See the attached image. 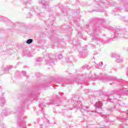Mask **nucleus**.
Instances as JSON below:
<instances>
[{
	"label": "nucleus",
	"mask_w": 128,
	"mask_h": 128,
	"mask_svg": "<svg viewBox=\"0 0 128 128\" xmlns=\"http://www.w3.org/2000/svg\"><path fill=\"white\" fill-rule=\"evenodd\" d=\"M22 128H26V126L23 125V126H22Z\"/></svg>",
	"instance_id": "18"
},
{
	"label": "nucleus",
	"mask_w": 128,
	"mask_h": 128,
	"mask_svg": "<svg viewBox=\"0 0 128 128\" xmlns=\"http://www.w3.org/2000/svg\"><path fill=\"white\" fill-rule=\"evenodd\" d=\"M112 58H114V56H116V54H112Z\"/></svg>",
	"instance_id": "17"
},
{
	"label": "nucleus",
	"mask_w": 128,
	"mask_h": 128,
	"mask_svg": "<svg viewBox=\"0 0 128 128\" xmlns=\"http://www.w3.org/2000/svg\"><path fill=\"white\" fill-rule=\"evenodd\" d=\"M0 102L2 104H6V100L4 99V98H1Z\"/></svg>",
	"instance_id": "9"
},
{
	"label": "nucleus",
	"mask_w": 128,
	"mask_h": 128,
	"mask_svg": "<svg viewBox=\"0 0 128 128\" xmlns=\"http://www.w3.org/2000/svg\"><path fill=\"white\" fill-rule=\"evenodd\" d=\"M116 62H122V59L120 56H116Z\"/></svg>",
	"instance_id": "4"
},
{
	"label": "nucleus",
	"mask_w": 128,
	"mask_h": 128,
	"mask_svg": "<svg viewBox=\"0 0 128 128\" xmlns=\"http://www.w3.org/2000/svg\"><path fill=\"white\" fill-rule=\"evenodd\" d=\"M27 18H30V16H28Z\"/></svg>",
	"instance_id": "20"
},
{
	"label": "nucleus",
	"mask_w": 128,
	"mask_h": 128,
	"mask_svg": "<svg viewBox=\"0 0 128 128\" xmlns=\"http://www.w3.org/2000/svg\"><path fill=\"white\" fill-rule=\"evenodd\" d=\"M39 106L40 108H44V105L42 104H40Z\"/></svg>",
	"instance_id": "14"
},
{
	"label": "nucleus",
	"mask_w": 128,
	"mask_h": 128,
	"mask_svg": "<svg viewBox=\"0 0 128 128\" xmlns=\"http://www.w3.org/2000/svg\"><path fill=\"white\" fill-rule=\"evenodd\" d=\"M42 60V58H37V62H40Z\"/></svg>",
	"instance_id": "16"
},
{
	"label": "nucleus",
	"mask_w": 128,
	"mask_h": 128,
	"mask_svg": "<svg viewBox=\"0 0 128 128\" xmlns=\"http://www.w3.org/2000/svg\"><path fill=\"white\" fill-rule=\"evenodd\" d=\"M102 62H100L98 64H96L95 66L97 68H102Z\"/></svg>",
	"instance_id": "5"
},
{
	"label": "nucleus",
	"mask_w": 128,
	"mask_h": 128,
	"mask_svg": "<svg viewBox=\"0 0 128 128\" xmlns=\"http://www.w3.org/2000/svg\"><path fill=\"white\" fill-rule=\"evenodd\" d=\"M22 74H23L24 76H26V71H22Z\"/></svg>",
	"instance_id": "15"
},
{
	"label": "nucleus",
	"mask_w": 128,
	"mask_h": 128,
	"mask_svg": "<svg viewBox=\"0 0 128 128\" xmlns=\"http://www.w3.org/2000/svg\"><path fill=\"white\" fill-rule=\"evenodd\" d=\"M44 58H46V57L44 56Z\"/></svg>",
	"instance_id": "25"
},
{
	"label": "nucleus",
	"mask_w": 128,
	"mask_h": 128,
	"mask_svg": "<svg viewBox=\"0 0 128 128\" xmlns=\"http://www.w3.org/2000/svg\"><path fill=\"white\" fill-rule=\"evenodd\" d=\"M60 56H62V55H60Z\"/></svg>",
	"instance_id": "22"
},
{
	"label": "nucleus",
	"mask_w": 128,
	"mask_h": 128,
	"mask_svg": "<svg viewBox=\"0 0 128 128\" xmlns=\"http://www.w3.org/2000/svg\"><path fill=\"white\" fill-rule=\"evenodd\" d=\"M108 78L109 80H116V77L109 76Z\"/></svg>",
	"instance_id": "13"
},
{
	"label": "nucleus",
	"mask_w": 128,
	"mask_h": 128,
	"mask_svg": "<svg viewBox=\"0 0 128 128\" xmlns=\"http://www.w3.org/2000/svg\"><path fill=\"white\" fill-rule=\"evenodd\" d=\"M24 4H28V2H30V0H23Z\"/></svg>",
	"instance_id": "12"
},
{
	"label": "nucleus",
	"mask_w": 128,
	"mask_h": 128,
	"mask_svg": "<svg viewBox=\"0 0 128 128\" xmlns=\"http://www.w3.org/2000/svg\"><path fill=\"white\" fill-rule=\"evenodd\" d=\"M77 108L80 109L81 108V112H90V109L87 107H83L82 108V105L80 104H78V106H77Z\"/></svg>",
	"instance_id": "1"
},
{
	"label": "nucleus",
	"mask_w": 128,
	"mask_h": 128,
	"mask_svg": "<svg viewBox=\"0 0 128 128\" xmlns=\"http://www.w3.org/2000/svg\"><path fill=\"white\" fill-rule=\"evenodd\" d=\"M40 4H44V6H46L47 2H46L44 1V0H41L40 2Z\"/></svg>",
	"instance_id": "8"
},
{
	"label": "nucleus",
	"mask_w": 128,
	"mask_h": 128,
	"mask_svg": "<svg viewBox=\"0 0 128 128\" xmlns=\"http://www.w3.org/2000/svg\"><path fill=\"white\" fill-rule=\"evenodd\" d=\"M46 64H48V66H50L52 64H54V61L52 60V57L48 58L46 60Z\"/></svg>",
	"instance_id": "2"
},
{
	"label": "nucleus",
	"mask_w": 128,
	"mask_h": 128,
	"mask_svg": "<svg viewBox=\"0 0 128 128\" xmlns=\"http://www.w3.org/2000/svg\"><path fill=\"white\" fill-rule=\"evenodd\" d=\"M126 92H128V90H126Z\"/></svg>",
	"instance_id": "21"
},
{
	"label": "nucleus",
	"mask_w": 128,
	"mask_h": 128,
	"mask_svg": "<svg viewBox=\"0 0 128 128\" xmlns=\"http://www.w3.org/2000/svg\"><path fill=\"white\" fill-rule=\"evenodd\" d=\"M120 33H119L118 34H120Z\"/></svg>",
	"instance_id": "23"
},
{
	"label": "nucleus",
	"mask_w": 128,
	"mask_h": 128,
	"mask_svg": "<svg viewBox=\"0 0 128 128\" xmlns=\"http://www.w3.org/2000/svg\"><path fill=\"white\" fill-rule=\"evenodd\" d=\"M22 109H21L20 108V107H18L16 108V112H20V110H22Z\"/></svg>",
	"instance_id": "11"
},
{
	"label": "nucleus",
	"mask_w": 128,
	"mask_h": 128,
	"mask_svg": "<svg viewBox=\"0 0 128 128\" xmlns=\"http://www.w3.org/2000/svg\"><path fill=\"white\" fill-rule=\"evenodd\" d=\"M8 70H10V66H6L4 68L3 70H4L6 72H8Z\"/></svg>",
	"instance_id": "7"
},
{
	"label": "nucleus",
	"mask_w": 128,
	"mask_h": 128,
	"mask_svg": "<svg viewBox=\"0 0 128 128\" xmlns=\"http://www.w3.org/2000/svg\"><path fill=\"white\" fill-rule=\"evenodd\" d=\"M44 58H46V57L44 56Z\"/></svg>",
	"instance_id": "24"
},
{
	"label": "nucleus",
	"mask_w": 128,
	"mask_h": 128,
	"mask_svg": "<svg viewBox=\"0 0 128 128\" xmlns=\"http://www.w3.org/2000/svg\"><path fill=\"white\" fill-rule=\"evenodd\" d=\"M32 10L33 12H36V10H38V7L36 6H34Z\"/></svg>",
	"instance_id": "10"
},
{
	"label": "nucleus",
	"mask_w": 128,
	"mask_h": 128,
	"mask_svg": "<svg viewBox=\"0 0 128 128\" xmlns=\"http://www.w3.org/2000/svg\"><path fill=\"white\" fill-rule=\"evenodd\" d=\"M26 44H32V39H28L26 41Z\"/></svg>",
	"instance_id": "6"
},
{
	"label": "nucleus",
	"mask_w": 128,
	"mask_h": 128,
	"mask_svg": "<svg viewBox=\"0 0 128 128\" xmlns=\"http://www.w3.org/2000/svg\"><path fill=\"white\" fill-rule=\"evenodd\" d=\"M126 114H128V110H126Z\"/></svg>",
	"instance_id": "19"
},
{
	"label": "nucleus",
	"mask_w": 128,
	"mask_h": 128,
	"mask_svg": "<svg viewBox=\"0 0 128 128\" xmlns=\"http://www.w3.org/2000/svg\"><path fill=\"white\" fill-rule=\"evenodd\" d=\"M102 102L100 101L96 102L94 105V106H95L97 108H102Z\"/></svg>",
	"instance_id": "3"
}]
</instances>
